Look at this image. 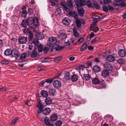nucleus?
<instances>
[{"label": "nucleus", "mask_w": 126, "mask_h": 126, "mask_svg": "<svg viewBox=\"0 0 126 126\" xmlns=\"http://www.w3.org/2000/svg\"><path fill=\"white\" fill-rule=\"evenodd\" d=\"M107 59L108 61L110 62H114L115 58L112 55H109L107 57Z\"/></svg>", "instance_id": "15"}, {"label": "nucleus", "mask_w": 126, "mask_h": 126, "mask_svg": "<svg viewBox=\"0 0 126 126\" xmlns=\"http://www.w3.org/2000/svg\"><path fill=\"white\" fill-rule=\"evenodd\" d=\"M73 35L75 37H78L79 36V33L78 32L76 28L74 27L73 29Z\"/></svg>", "instance_id": "25"}, {"label": "nucleus", "mask_w": 126, "mask_h": 126, "mask_svg": "<svg viewBox=\"0 0 126 126\" xmlns=\"http://www.w3.org/2000/svg\"><path fill=\"white\" fill-rule=\"evenodd\" d=\"M94 34V32H91L89 34L87 37V39L88 41H89L93 37Z\"/></svg>", "instance_id": "32"}, {"label": "nucleus", "mask_w": 126, "mask_h": 126, "mask_svg": "<svg viewBox=\"0 0 126 126\" xmlns=\"http://www.w3.org/2000/svg\"><path fill=\"white\" fill-rule=\"evenodd\" d=\"M78 75L76 74L72 75L71 78V80L73 82L76 81L78 80Z\"/></svg>", "instance_id": "29"}, {"label": "nucleus", "mask_w": 126, "mask_h": 126, "mask_svg": "<svg viewBox=\"0 0 126 126\" xmlns=\"http://www.w3.org/2000/svg\"><path fill=\"white\" fill-rule=\"evenodd\" d=\"M100 38L99 37H97L94 38L92 41H91L92 43H95L96 41L99 40Z\"/></svg>", "instance_id": "52"}, {"label": "nucleus", "mask_w": 126, "mask_h": 126, "mask_svg": "<svg viewBox=\"0 0 126 126\" xmlns=\"http://www.w3.org/2000/svg\"><path fill=\"white\" fill-rule=\"evenodd\" d=\"M55 79V77H54L53 78L51 79H47L46 80V82L49 83H52L54 80V79Z\"/></svg>", "instance_id": "46"}, {"label": "nucleus", "mask_w": 126, "mask_h": 126, "mask_svg": "<svg viewBox=\"0 0 126 126\" xmlns=\"http://www.w3.org/2000/svg\"><path fill=\"white\" fill-rule=\"evenodd\" d=\"M61 36H62V38L63 39H65L67 38L66 35L63 33H62L61 34Z\"/></svg>", "instance_id": "57"}, {"label": "nucleus", "mask_w": 126, "mask_h": 126, "mask_svg": "<svg viewBox=\"0 0 126 126\" xmlns=\"http://www.w3.org/2000/svg\"><path fill=\"white\" fill-rule=\"evenodd\" d=\"M98 85L99 86L97 87V88L98 89H100L106 87V84L105 82L103 80L100 81Z\"/></svg>", "instance_id": "5"}, {"label": "nucleus", "mask_w": 126, "mask_h": 126, "mask_svg": "<svg viewBox=\"0 0 126 126\" xmlns=\"http://www.w3.org/2000/svg\"><path fill=\"white\" fill-rule=\"evenodd\" d=\"M62 22L64 25H68L70 23V20L68 18L66 17L63 19Z\"/></svg>", "instance_id": "10"}, {"label": "nucleus", "mask_w": 126, "mask_h": 126, "mask_svg": "<svg viewBox=\"0 0 126 126\" xmlns=\"http://www.w3.org/2000/svg\"><path fill=\"white\" fill-rule=\"evenodd\" d=\"M43 101H41L39 98H38L37 99V102L38 105H37V107L38 108H44V103L42 102Z\"/></svg>", "instance_id": "6"}, {"label": "nucleus", "mask_w": 126, "mask_h": 126, "mask_svg": "<svg viewBox=\"0 0 126 126\" xmlns=\"http://www.w3.org/2000/svg\"><path fill=\"white\" fill-rule=\"evenodd\" d=\"M71 15L74 18L77 19L78 18V15L76 13L75 11L71 13Z\"/></svg>", "instance_id": "43"}, {"label": "nucleus", "mask_w": 126, "mask_h": 126, "mask_svg": "<svg viewBox=\"0 0 126 126\" xmlns=\"http://www.w3.org/2000/svg\"><path fill=\"white\" fill-rule=\"evenodd\" d=\"M51 110L49 108H46L43 111V113L45 115H48L50 112Z\"/></svg>", "instance_id": "20"}, {"label": "nucleus", "mask_w": 126, "mask_h": 126, "mask_svg": "<svg viewBox=\"0 0 126 126\" xmlns=\"http://www.w3.org/2000/svg\"><path fill=\"white\" fill-rule=\"evenodd\" d=\"M29 34L28 38L29 41L31 40L33 38V34L32 32L31 31H29L28 33Z\"/></svg>", "instance_id": "36"}, {"label": "nucleus", "mask_w": 126, "mask_h": 126, "mask_svg": "<svg viewBox=\"0 0 126 126\" xmlns=\"http://www.w3.org/2000/svg\"><path fill=\"white\" fill-rule=\"evenodd\" d=\"M57 40L56 38V51H59L64 49L65 47L64 46L61 47L60 45L56 44Z\"/></svg>", "instance_id": "18"}, {"label": "nucleus", "mask_w": 126, "mask_h": 126, "mask_svg": "<svg viewBox=\"0 0 126 126\" xmlns=\"http://www.w3.org/2000/svg\"><path fill=\"white\" fill-rule=\"evenodd\" d=\"M50 119L51 121H55V113H54L52 114L50 116Z\"/></svg>", "instance_id": "47"}, {"label": "nucleus", "mask_w": 126, "mask_h": 126, "mask_svg": "<svg viewBox=\"0 0 126 126\" xmlns=\"http://www.w3.org/2000/svg\"><path fill=\"white\" fill-rule=\"evenodd\" d=\"M86 4L88 7L93 8L94 6L90 1L89 0L86 1Z\"/></svg>", "instance_id": "35"}, {"label": "nucleus", "mask_w": 126, "mask_h": 126, "mask_svg": "<svg viewBox=\"0 0 126 126\" xmlns=\"http://www.w3.org/2000/svg\"><path fill=\"white\" fill-rule=\"evenodd\" d=\"M60 4L62 6V8L64 9L65 11L68 12L70 11V9L68 8L66 6V5L63 2H61Z\"/></svg>", "instance_id": "12"}, {"label": "nucleus", "mask_w": 126, "mask_h": 126, "mask_svg": "<svg viewBox=\"0 0 126 126\" xmlns=\"http://www.w3.org/2000/svg\"><path fill=\"white\" fill-rule=\"evenodd\" d=\"M55 38L54 37H50L49 39V43L52 45H53L55 43Z\"/></svg>", "instance_id": "22"}, {"label": "nucleus", "mask_w": 126, "mask_h": 126, "mask_svg": "<svg viewBox=\"0 0 126 126\" xmlns=\"http://www.w3.org/2000/svg\"><path fill=\"white\" fill-rule=\"evenodd\" d=\"M33 9L32 8H29L28 12L30 15H32L33 14Z\"/></svg>", "instance_id": "55"}, {"label": "nucleus", "mask_w": 126, "mask_h": 126, "mask_svg": "<svg viewBox=\"0 0 126 126\" xmlns=\"http://www.w3.org/2000/svg\"><path fill=\"white\" fill-rule=\"evenodd\" d=\"M92 3L93 4L94 7L96 9H99L100 8L99 4L95 0H93L92 1Z\"/></svg>", "instance_id": "14"}, {"label": "nucleus", "mask_w": 126, "mask_h": 126, "mask_svg": "<svg viewBox=\"0 0 126 126\" xmlns=\"http://www.w3.org/2000/svg\"><path fill=\"white\" fill-rule=\"evenodd\" d=\"M67 5L71 9L73 7V2L72 0H67Z\"/></svg>", "instance_id": "24"}, {"label": "nucleus", "mask_w": 126, "mask_h": 126, "mask_svg": "<svg viewBox=\"0 0 126 126\" xmlns=\"http://www.w3.org/2000/svg\"><path fill=\"white\" fill-rule=\"evenodd\" d=\"M102 76L104 78H106L109 76V72L108 71L105 70H103L102 73Z\"/></svg>", "instance_id": "17"}, {"label": "nucleus", "mask_w": 126, "mask_h": 126, "mask_svg": "<svg viewBox=\"0 0 126 126\" xmlns=\"http://www.w3.org/2000/svg\"><path fill=\"white\" fill-rule=\"evenodd\" d=\"M43 51L45 53H47L48 50V47H45L43 49Z\"/></svg>", "instance_id": "63"}, {"label": "nucleus", "mask_w": 126, "mask_h": 126, "mask_svg": "<svg viewBox=\"0 0 126 126\" xmlns=\"http://www.w3.org/2000/svg\"><path fill=\"white\" fill-rule=\"evenodd\" d=\"M21 13H22V16L24 17H26L27 14V12L26 10H23L21 12Z\"/></svg>", "instance_id": "50"}, {"label": "nucleus", "mask_w": 126, "mask_h": 126, "mask_svg": "<svg viewBox=\"0 0 126 126\" xmlns=\"http://www.w3.org/2000/svg\"><path fill=\"white\" fill-rule=\"evenodd\" d=\"M61 84L60 81L57 80H56V89L59 88L61 87Z\"/></svg>", "instance_id": "38"}, {"label": "nucleus", "mask_w": 126, "mask_h": 126, "mask_svg": "<svg viewBox=\"0 0 126 126\" xmlns=\"http://www.w3.org/2000/svg\"><path fill=\"white\" fill-rule=\"evenodd\" d=\"M118 54L119 56L123 57L126 55V51L123 49H119L118 52Z\"/></svg>", "instance_id": "8"}, {"label": "nucleus", "mask_w": 126, "mask_h": 126, "mask_svg": "<svg viewBox=\"0 0 126 126\" xmlns=\"http://www.w3.org/2000/svg\"><path fill=\"white\" fill-rule=\"evenodd\" d=\"M32 43L34 44V49H36V47L38 44V41L37 39L36 38L34 39L33 42Z\"/></svg>", "instance_id": "28"}, {"label": "nucleus", "mask_w": 126, "mask_h": 126, "mask_svg": "<svg viewBox=\"0 0 126 126\" xmlns=\"http://www.w3.org/2000/svg\"><path fill=\"white\" fill-rule=\"evenodd\" d=\"M41 95L44 97H46L48 95V93L46 91L42 90L40 93Z\"/></svg>", "instance_id": "31"}, {"label": "nucleus", "mask_w": 126, "mask_h": 126, "mask_svg": "<svg viewBox=\"0 0 126 126\" xmlns=\"http://www.w3.org/2000/svg\"><path fill=\"white\" fill-rule=\"evenodd\" d=\"M78 14L80 16L83 17L84 15L85 12L83 7L77 9Z\"/></svg>", "instance_id": "7"}, {"label": "nucleus", "mask_w": 126, "mask_h": 126, "mask_svg": "<svg viewBox=\"0 0 126 126\" xmlns=\"http://www.w3.org/2000/svg\"><path fill=\"white\" fill-rule=\"evenodd\" d=\"M50 5L52 6H55V0H50Z\"/></svg>", "instance_id": "51"}, {"label": "nucleus", "mask_w": 126, "mask_h": 126, "mask_svg": "<svg viewBox=\"0 0 126 126\" xmlns=\"http://www.w3.org/2000/svg\"><path fill=\"white\" fill-rule=\"evenodd\" d=\"M84 40V39L83 37H81L77 41L79 43H81Z\"/></svg>", "instance_id": "64"}, {"label": "nucleus", "mask_w": 126, "mask_h": 126, "mask_svg": "<svg viewBox=\"0 0 126 126\" xmlns=\"http://www.w3.org/2000/svg\"><path fill=\"white\" fill-rule=\"evenodd\" d=\"M45 102L47 105H48L52 103V99L49 97H47L46 98Z\"/></svg>", "instance_id": "33"}, {"label": "nucleus", "mask_w": 126, "mask_h": 126, "mask_svg": "<svg viewBox=\"0 0 126 126\" xmlns=\"http://www.w3.org/2000/svg\"><path fill=\"white\" fill-rule=\"evenodd\" d=\"M32 43H30L29 45V49L31 50L32 49V48L33 47V45H32Z\"/></svg>", "instance_id": "62"}, {"label": "nucleus", "mask_w": 126, "mask_h": 126, "mask_svg": "<svg viewBox=\"0 0 126 126\" xmlns=\"http://www.w3.org/2000/svg\"><path fill=\"white\" fill-rule=\"evenodd\" d=\"M75 4L74 5L75 7H77V9L79 8V7L85 6L86 3L84 0H75Z\"/></svg>", "instance_id": "1"}, {"label": "nucleus", "mask_w": 126, "mask_h": 126, "mask_svg": "<svg viewBox=\"0 0 126 126\" xmlns=\"http://www.w3.org/2000/svg\"><path fill=\"white\" fill-rule=\"evenodd\" d=\"M104 67L106 70L108 71H111L113 68V66L112 64L108 62L105 63L104 64Z\"/></svg>", "instance_id": "3"}, {"label": "nucleus", "mask_w": 126, "mask_h": 126, "mask_svg": "<svg viewBox=\"0 0 126 126\" xmlns=\"http://www.w3.org/2000/svg\"><path fill=\"white\" fill-rule=\"evenodd\" d=\"M27 56V54L26 52L23 53L19 59L21 60H23L25 59Z\"/></svg>", "instance_id": "42"}, {"label": "nucleus", "mask_w": 126, "mask_h": 126, "mask_svg": "<svg viewBox=\"0 0 126 126\" xmlns=\"http://www.w3.org/2000/svg\"><path fill=\"white\" fill-rule=\"evenodd\" d=\"M21 25L22 27H26L28 24L26 20H23L22 22L21 23Z\"/></svg>", "instance_id": "34"}, {"label": "nucleus", "mask_w": 126, "mask_h": 126, "mask_svg": "<svg viewBox=\"0 0 126 126\" xmlns=\"http://www.w3.org/2000/svg\"><path fill=\"white\" fill-rule=\"evenodd\" d=\"M43 47V46L41 44H40L39 45H38L36 47L37 48L39 53L41 52L42 51V50H43L42 49Z\"/></svg>", "instance_id": "41"}, {"label": "nucleus", "mask_w": 126, "mask_h": 126, "mask_svg": "<svg viewBox=\"0 0 126 126\" xmlns=\"http://www.w3.org/2000/svg\"><path fill=\"white\" fill-rule=\"evenodd\" d=\"M83 80H85L87 81L90 80L91 78L89 74H84L83 75V78L81 75H80Z\"/></svg>", "instance_id": "16"}, {"label": "nucleus", "mask_w": 126, "mask_h": 126, "mask_svg": "<svg viewBox=\"0 0 126 126\" xmlns=\"http://www.w3.org/2000/svg\"><path fill=\"white\" fill-rule=\"evenodd\" d=\"M62 57L61 56H59L56 57V63L60 61Z\"/></svg>", "instance_id": "58"}, {"label": "nucleus", "mask_w": 126, "mask_h": 126, "mask_svg": "<svg viewBox=\"0 0 126 126\" xmlns=\"http://www.w3.org/2000/svg\"><path fill=\"white\" fill-rule=\"evenodd\" d=\"M87 46V42H84L81 46L80 49V50L82 51H84L86 49Z\"/></svg>", "instance_id": "21"}, {"label": "nucleus", "mask_w": 126, "mask_h": 126, "mask_svg": "<svg viewBox=\"0 0 126 126\" xmlns=\"http://www.w3.org/2000/svg\"><path fill=\"white\" fill-rule=\"evenodd\" d=\"M35 49L32 51L31 53V56L32 57L35 58L37 56V53Z\"/></svg>", "instance_id": "30"}, {"label": "nucleus", "mask_w": 126, "mask_h": 126, "mask_svg": "<svg viewBox=\"0 0 126 126\" xmlns=\"http://www.w3.org/2000/svg\"><path fill=\"white\" fill-rule=\"evenodd\" d=\"M6 88L5 87H0V91L2 92L3 91H6Z\"/></svg>", "instance_id": "59"}, {"label": "nucleus", "mask_w": 126, "mask_h": 126, "mask_svg": "<svg viewBox=\"0 0 126 126\" xmlns=\"http://www.w3.org/2000/svg\"><path fill=\"white\" fill-rule=\"evenodd\" d=\"M84 67H85L83 65H81L79 66H77L76 68V69L78 70L79 69H82L83 70Z\"/></svg>", "instance_id": "53"}, {"label": "nucleus", "mask_w": 126, "mask_h": 126, "mask_svg": "<svg viewBox=\"0 0 126 126\" xmlns=\"http://www.w3.org/2000/svg\"><path fill=\"white\" fill-rule=\"evenodd\" d=\"M33 24L35 26H37L38 24V18L36 17H35L33 19Z\"/></svg>", "instance_id": "37"}, {"label": "nucleus", "mask_w": 126, "mask_h": 126, "mask_svg": "<svg viewBox=\"0 0 126 126\" xmlns=\"http://www.w3.org/2000/svg\"><path fill=\"white\" fill-rule=\"evenodd\" d=\"M99 29L98 27H95L94 28L93 30V31H94V32H96L97 31L99 30Z\"/></svg>", "instance_id": "61"}, {"label": "nucleus", "mask_w": 126, "mask_h": 126, "mask_svg": "<svg viewBox=\"0 0 126 126\" xmlns=\"http://www.w3.org/2000/svg\"><path fill=\"white\" fill-rule=\"evenodd\" d=\"M108 11H109L110 12H113L115 10L114 8L111 6L110 5H108Z\"/></svg>", "instance_id": "45"}, {"label": "nucleus", "mask_w": 126, "mask_h": 126, "mask_svg": "<svg viewBox=\"0 0 126 126\" xmlns=\"http://www.w3.org/2000/svg\"><path fill=\"white\" fill-rule=\"evenodd\" d=\"M92 80L93 84H98L100 81L98 77H96L92 79Z\"/></svg>", "instance_id": "13"}, {"label": "nucleus", "mask_w": 126, "mask_h": 126, "mask_svg": "<svg viewBox=\"0 0 126 126\" xmlns=\"http://www.w3.org/2000/svg\"><path fill=\"white\" fill-rule=\"evenodd\" d=\"M76 25L77 27L79 28L81 27V22L79 19H77L76 20Z\"/></svg>", "instance_id": "40"}, {"label": "nucleus", "mask_w": 126, "mask_h": 126, "mask_svg": "<svg viewBox=\"0 0 126 126\" xmlns=\"http://www.w3.org/2000/svg\"><path fill=\"white\" fill-rule=\"evenodd\" d=\"M118 63L120 64H122L124 63L125 60L123 58H120L118 59L117 60Z\"/></svg>", "instance_id": "44"}, {"label": "nucleus", "mask_w": 126, "mask_h": 126, "mask_svg": "<svg viewBox=\"0 0 126 126\" xmlns=\"http://www.w3.org/2000/svg\"><path fill=\"white\" fill-rule=\"evenodd\" d=\"M26 20L28 25H32L33 24V19L32 17H29Z\"/></svg>", "instance_id": "27"}, {"label": "nucleus", "mask_w": 126, "mask_h": 126, "mask_svg": "<svg viewBox=\"0 0 126 126\" xmlns=\"http://www.w3.org/2000/svg\"><path fill=\"white\" fill-rule=\"evenodd\" d=\"M103 10L106 13L108 12V5L107 6L106 5L103 6Z\"/></svg>", "instance_id": "49"}, {"label": "nucleus", "mask_w": 126, "mask_h": 126, "mask_svg": "<svg viewBox=\"0 0 126 126\" xmlns=\"http://www.w3.org/2000/svg\"><path fill=\"white\" fill-rule=\"evenodd\" d=\"M70 73L67 71H66L65 73L64 76L63 78L64 81L66 82L70 79V77L69 76Z\"/></svg>", "instance_id": "9"}, {"label": "nucleus", "mask_w": 126, "mask_h": 126, "mask_svg": "<svg viewBox=\"0 0 126 126\" xmlns=\"http://www.w3.org/2000/svg\"><path fill=\"white\" fill-rule=\"evenodd\" d=\"M62 123V121L61 120H58L56 122V126H61Z\"/></svg>", "instance_id": "48"}, {"label": "nucleus", "mask_w": 126, "mask_h": 126, "mask_svg": "<svg viewBox=\"0 0 126 126\" xmlns=\"http://www.w3.org/2000/svg\"><path fill=\"white\" fill-rule=\"evenodd\" d=\"M12 54L13 57H15L16 59H19L21 56L18 50L15 49H13Z\"/></svg>", "instance_id": "2"}, {"label": "nucleus", "mask_w": 126, "mask_h": 126, "mask_svg": "<svg viewBox=\"0 0 126 126\" xmlns=\"http://www.w3.org/2000/svg\"><path fill=\"white\" fill-rule=\"evenodd\" d=\"M1 63L3 65H6L8 64L9 62L7 60H4L1 61Z\"/></svg>", "instance_id": "54"}, {"label": "nucleus", "mask_w": 126, "mask_h": 126, "mask_svg": "<svg viewBox=\"0 0 126 126\" xmlns=\"http://www.w3.org/2000/svg\"><path fill=\"white\" fill-rule=\"evenodd\" d=\"M44 122L45 125L47 126H54V125L51 124L49 122V119L46 117L45 119H44Z\"/></svg>", "instance_id": "11"}, {"label": "nucleus", "mask_w": 126, "mask_h": 126, "mask_svg": "<svg viewBox=\"0 0 126 126\" xmlns=\"http://www.w3.org/2000/svg\"><path fill=\"white\" fill-rule=\"evenodd\" d=\"M114 5L115 6V7L116 6L122 8L126 7V3H120L119 4L115 3L114 4Z\"/></svg>", "instance_id": "23"}, {"label": "nucleus", "mask_w": 126, "mask_h": 126, "mask_svg": "<svg viewBox=\"0 0 126 126\" xmlns=\"http://www.w3.org/2000/svg\"><path fill=\"white\" fill-rule=\"evenodd\" d=\"M19 119V118L17 117L13 120L11 122L10 124L12 125H14L16 122Z\"/></svg>", "instance_id": "39"}, {"label": "nucleus", "mask_w": 126, "mask_h": 126, "mask_svg": "<svg viewBox=\"0 0 126 126\" xmlns=\"http://www.w3.org/2000/svg\"><path fill=\"white\" fill-rule=\"evenodd\" d=\"M32 101H28L25 103V104H26L28 106H31L32 105Z\"/></svg>", "instance_id": "60"}, {"label": "nucleus", "mask_w": 126, "mask_h": 126, "mask_svg": "<svg viewBox=\"0 0 126 126\" xmlns=\"http://www.w3.org/2000/svg\"><path fill=\"white\" fill-rule=\"evenodd\" d=\"M27 41V37L24 36H21L18 39V42L20 44H24L26 43Z\"/></svg>", "instance_id": "4"}, {"label": "nucleus", "mask_w": 126, "mask_h": 126, "mask_svg": "<svg viewBox=\"0 0 126 126\" xmlns=\"http://www.w3.org/2000/svg\"><path fill=\"white\" fill-rule=\"evenodd\" d=\"M101 70L100 67L98 65H95L93 68V70L95 72H97L100 71Z\"/></svg>", "instance_id": "19"}, {"label": "nucleus", "mask_w": 126, "mask_h": 126, "mask_svg": "<svg viewBox=\"0 0 126 126\" xmlns=\"http://www.w3.org/2000/svg\"><path fill=\"white\" fill-rule=\"evenodd\" d=\"M4 54L7 56H9L12 53V51L9 49H6L4 51Z\"/></svg>", "instance_id": "26"}, {"label": "nucleus", "mask_w": 126, "mask_h": 126, "mask_svg": "<svg viewBox=\"0 0 126 126\" xmlns=\"http://www.w3.org/2000/svg\"><path fill=\"white\" fill-rule=\"evenodd\" d=\"M48 47H48L49 51H53L54 46L52 45L51 46V45H49L48 46Z\"/></svg>", "instance_id": "56"}]
</instances>
